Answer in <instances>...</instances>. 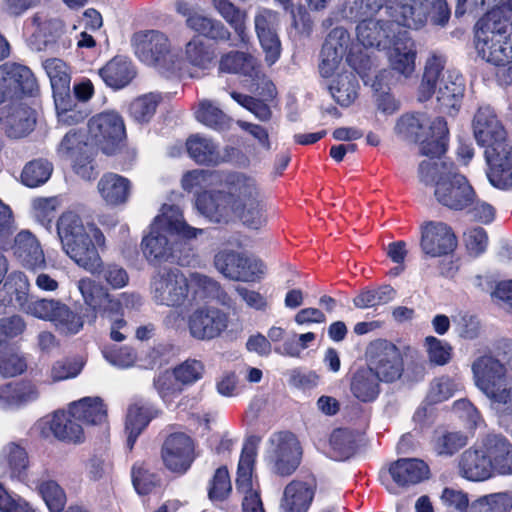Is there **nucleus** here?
<instances>
[{
  "label": "nucleus",
  "instance_id": "1",
  "mask_svg": "<svg viewBox=\"0 0 512 512\" xmlns=\"http://www.w3.org/2000/svg\"><path fill=\"white\" fill-rule=\"evenodd\" d=\"M507 0H473L488 9L475 24V48L487 63L506 68L512 63V21L503 13Z\"/></svg>",
  "mask_w": 512,
  "mask_h": 512
},
{
  "label": "nucleus",
  "instance_id": "2",
  "mask_svg": "<svg viewBox=\"0 0 512 512\" xmlns=\"http://www.w3.org/2000/svg\"><path fill=\"white\" fill-rule=\"evenodd\" d=\"M5 287L11 296V302L20 311L54 322L64 333L75 334L83 327L82 318L61 301L30 297V283L23 272H13Z\"/></svg>",
  "mask_w": 512,
  "mask_h": 512
},
{
  "label": "nucleus",
  "instance_id": "3",
  "mask_svg": "<svg viewBox=\"0 0 512 512\" xmlns=\"http://www.w3.org/2000/svg\"><path fill=\"white\" fill-rule=\"evenodd\" d=\"M202 233V229L186 223L178 206L164 205L162 214L155 218L149 234L142 239V253L151 264L167 262L175 257L177 237L193 239Z\"/></svg>",
  "mask_w": 512,
  "mask_h": 512
},
{
  "label": "nucleus",
  "instance_id": "4",
  "mask_svg": "<svg viewBox=\"0 0 512 512\" xmlns=\"http://www.w3.org/2000/svg\"><path fill=\"white\" fill-rule=\"evenodd\" d=\"M226 191H203L196 199L197 210L215 223L228 222L233 210L262 197L257 180L244 173H231L224 179Z\"/></svg>",
  "mask_w": 512,
  "mask_h": 512
},
{
  "label": "nucleus",
  "instance_id": "5",
  "mask_svg": "<svg viewBox=\"0 0 512 512\" xmlns=\"http://www.w3.org/2000/svg\"><path fill=\"white\" fill-rule=\"evenodd\" d=\"M437 158L420 163V181L426 185H435L434 195L443 206L454 210L471 206L476 194L467 178L457 171L452 162Z\"/></svg>",
  "mask_w": 512,
  "mask_h": 512
},
{
  "label": "nucleus",
  "instance_id": "6",
  "mask_svg": "<svg viewBox=\"0 0 512 512\" xmlns=\"http://www.w3.org/2000/svg\"><path fill=\"white\" fill-rule=\"evenodd\" d=\"M477 388L490 400L492 409L501 419L512 420V385L502 384L507 368L491 354L477 357L471 365Z\"/></svg>",
  "mask_w": 512,
  "mask_h": 512
},
{
  "label": "nucleus",
  "instance_id": "7",
  "mask_svg": "<svg viewBox=\"0 0 512 512\" xmlns=\"http://www.w3.org/2000/svg\"><path fill=\"white\" fill-rule=\"evenodd\" d=\"M394 129L401 138L419 142L420 153L432 160L446 151L449 131L441 117L429 121L424 114H405L397 120Z\"/></svg>",
  "mask_w": 512,
  "mask_h": 512
},
{
  "label": "nucleus",
  "instance_id": "8",
  "mask_svg": "<svg viewBox=\"0 0 512 512\" xmlns=\"http://www.w3.org/2000/svg\"><path fill=\"white\" fill-rule=\"evenodd\" d=\"M362 19L356 26L357 40L364 47L388 49L397 34L392 21L374 18L373 15L382 9L381 3L370 4L369 0L360 1Z\"/></svg>",
  "mask_w": 512,
  "mask_h": 512
},
{
  "label": "nucleus",
  "instance_id": "9",
  "mask_svg": "<svg viewBox=\"0 0 512 512\" xmlns=\"http://www.w3.org/2000/svg\"><path fill=\"white\" fill-rule=\"evenodd\" d=\"M259 442L256 436L246 441L238 464L236 488L243 494L242 512H265L259 486L253 483L252 478Z\"/></svg>",
  "mask_w": 512,
  "mask_h": 512
},
{
  "label": "nucleus",
  "instance_id": "10",
  "mask_svg": "<svg viewBox=\"0 0 512 512\" xmlns=\"http://www.w3.org/2000/svg\"><path fill=\"white\" fill-rule=\"evenodd\" d=\"M151 297L157 305L182 306L189 293V282L179 269L164 268L151 280Z\"/></svg>",
  "mask_w": 512,
  "mask_h": 512
},
{
  "label": "nucleus",
  "instance_id": "11",
  "mask_svg": "<svg viewBox=\"0 0 512 512\" xmlns=\"http://www.w3.org/2000/svg\"><path fill=\"white\" fill-rule=\"evenodd\" d=\"M366 356L368 366L381 382L393 383L401 378L404 371L403 357L393 343L384 339L374 340L367 347Z\"/></svg>",
  "mask_w": 512,
  "mask_h": 512
},
{
  "label": "nucleus",
  "instance_id": "12",
  "mask_svg": "<svg viewBox=\"0 0 512 512\" xmlns=\"http://www.w3.org/2000/svg\"><path fill=\"white\" fill-rule=\"evenodd\" d=\"M214 267L229 280L247 283L258 282L265 272L261 260L232 250L218 252L214 256Z\"/></svg>",
  "mask_w": 512,
  "mask_h": 512
},
{
  "label": "nucleus",
  "instance_id": "13",
  "mask_svg": "<svg viewBox=\"0 0 512 512\" xmlns=\"http://www.w3.org/2000/svg\"><path fill=\"white\" fill-rule=\"evenodd\" d=\"M88 132L91 139L105 154L115 153L126 137L124 121L118 113L113 111L93 116L88 122Z\"/></svg>",
  "mask_w": 512,
  "mask_h": 512
},
{
  "label": "nucleus",
  "instance_id": "14",
  "mask_svg": "<svg viewBox=\"0 0 512 512\" xmlns=\"http://www.w3.org/2000/svg\"><path fill=\"white\" fill-rule=\"evenodd\" d=\"M268 442L273 471L280 476L291 475L299 466L302 456L297 437L289 431H280L272 434Z\"/></svg>",
  "mask_w": 512,
  "mask_h": 512
},
{
  "label": "nucleus",
  "instance_id": "15",
  "mask_svg": "<svg viewBox=\"0 0 512 512\" xmlns=\"http://www.w3.org/2000/svg\"><path fill=\"white\" fill-rule=\"evenodd\" d=\"M190 335L197 340H212L228 327L229 315L212 306L199 307L188 316Z\"/></svg>",
  "mask_w": 512,
  "mask_h": 512
},
{
  "label": "nucleus",
  "instance_id": "16",
  "mask_svg": "<svg viewBox=\"0 0 512 512\" xmlns=\"http://www.w3.org/2000/svg\"><path fill=\"white\" fill-rule=\"evenodd\" d=\"M485 147L490 183L501 189L512 187V146L505 138Z\"/></svg>",
  "mask_w": 512,
  "mask_h": 512
},
{
  "label": "nucleus",
  "instance_id": "17",
  "mask_svg": "<svg viewBox=\"0 0 512 512\" xmlns=\"http://www.w3.org/2000/svg\"><path fill=\"white\" fill-rule=\"evenodd\" d=\"M161 459L170 472L184 474L195 459L193 440L185 433L170 434L162 444Z\"/></svg>",
  "mask_w": 512,
  "mask_h": 512
},
{
  "label": "nucleus",
  "instance_id": "18",
  "mask_svg": "<svg viewBox=\"0 0 512 512\" xmlns=\"http://www.w3.org/2000/svg\"><path fill=\"white\" fill-rule=\"evenodd\" d=\"M35 123V112L22 102L13 101L0 107V129L10 138L26 136Z\"/></svg>",
  "mask_w": 512,
  "mask_h": 512
},
{
  "label": "nucleus",
  "instance_id": "19",
  "mask_svg": "<svg viewBox=\"0 0 512 512\" xmlns=\"http://www.w3.org/2000/svg\"><path fill=\"white\" fill-rule=\"evenodd\" d=\"M135 54L144 63L163 66L170 52L168 37L157 30L138 32L132 39Z\"/></svg>",
  "mask_w": 512,
  "mask_h": 512
},
{
  "label": "nucleus",
  "instance_id": "20",
  "mask_svg": "<svg viewBox=\"0 0 512 512\" xmlns=\"http://www.w3.org/2000/svg\"><path fill=\"white\" fill-rule=\"evenodd\" d=\"M421 249L431 257L451 253L457 246L452 229L443 222L429 221L421 226Z\"/></svg>",
  "mask_w": 512,
  "mask_h": 512
},
{
  "label": "nucleus",
  "instance_id": "21",
  "mask_svg": "<svg viewBox=\"0 0 512 512\" xmlns=\"http://www.w3.org/2000/svg\"><path fill=\"white\" fill-rule=\"evenodd\" d=\"M175 7L176 11L186 19L187 27L195 32L220 42H227L231 39L230 31L222 22L207 17L193 5L177 1Z\"/></svg>",
  "mask_w": 512,
  "mask_h": 512
},
{
  "label": "nucleus",
  "instance_id": "22",
  "mask_svg": "<svg viewBox=\"0 0 512 512\" xmlns=\"http://www.w3.org/2000/svg\"><path fill=\"white\" fill-rule=\"evenodd\" d=\"M385 11L398 25L418 30L428 21L429 1L389 0Z\"/></svg>",
  "mask_w": 512,
  "mask_h": 512
},
{
  "label": "nucleus",
  "instance_id": "23",
  "mask_svg": "<svg viewBox=\"0 0 512 512\" xmlns=\"http://www.w3.org/2000/svg\"><path fill=\"white\" fill-rule=\"evenodd\" d=\"M316 484L313 480L294 479L283 489L280 512H308L313 501Z\"/></svg>",
  "mask_w": 512,
  "mask_h": 512
},
{
  "label": "nucleus",
  "instance_id": "24",
  "mask_svg": "<svg viewBox=\"0 0 512 512\" xmlns=\"http://www.w3.org/2000/svg\"><path fill=\"white\" fill-rule=\"evenodd\" d=\"M473 134L480 146H487L506 138V131L490 106H480L472 121Z\"/></svg>",
  "mask_w": 512,
  "mask_h": 512
},
{
  "label": "nucleus",
  "instance_id": "25",
  "mask_svg": "<svg viewBox=\"0 0 512 512\" xmlns=\"http://www.w3.org/2000/svg\"><path fill=\"white\" fill-rule=\"evenodd\" d=\"M349 35L344 28H334L326 38L321 50L319 71L323 77H330L338 69L345 53Z\"/></svg>",
  "mask_w": 512,
  "mask_h": 512
},
{
  "label": "nucleus",
  "instance_id": "26",
  "mask_svg": "<svg viewBox=\"0 0 512 512\" xmlns=\"http://www.w3.org/2000/svg\"><path fill=\"white\" fill-rule=\"evenodd\" d=\"M391 68L399 74L409 77L415 70L416 45L406 31L398 32L388 48Z\"/></svg>",
  "mask_w": 512,
  "mask_h": 512
},
{
  "label": "nucleus",
  "instance_id": "27",
  "mask_svg": "<svg viewBox=\"0 0 512 512\" xmlns=\"http://www.w3.org/2000/svg\"><path fill=\"white\" fill-rule=\"evenodd\" d=\"M481 448L499 474H512V444L501 434H488L481 442Z\"/></svg>",
  "mask_w": 512,
  "mask_h": 512
},
{
  "label": "nucleus",
  "instance_id": "28",
  "mask_svg": "<svg viewBox=\"0 0 512 512\" xmlns=\"http://www.w3.org/2000/svg\"><path fill=\"white\" fill-rule=\"evenodd\" d=\"M458 468L459 474L470 481H485L495 472L481 446L465 450L459 458Z\"/></svg>",
  "mask_w": 512,
  "mask_h": 512
},
{
  "label": "nucleus",
  "instance_id": "29",
  "mask_svg": "<svg viewBox=\"0 0 512 512\" xmlns=\"http://www.w3.org/2000/svg\"><path fill=\"white\" fill-rule=\"evenodd\" d=\"M14 254L26 269L36 271L46 266V259L39 241L27 230L16 235Z\"/></svg>",
  "mask_w": 512,
  "mask_h": 512
},
{
  "label": "nucleus",
  "instance_id": "30",
  "mask_svg": "<svg viewBox=\"0 0 512 512\" xmlns=\"http://www.w3.org/2000/svg\"><path fill=\"white\" fill-rule=\"evenodd\" d=\"M57 233L61 244L68 241H76L89 234L93 235L97 245L104 244L105 237L103 233L94 225L85 226L79 215L73 212H66L61 215L57 222Z\"/></svg>",
  "mask_w": 512,
  "mask_h": 512
},
{
  "label": "nucleus",
  "instance_id": "31",
  "mask_svg": "<svg viewBox=\"0 0 512 512\" xmlns=\"http://www.w3.org/2000/svg\"><path fill=\"white\" fill-rule=\"evenodd\" d=\"M89 234L76 241H68L62 244L65 253L80 267L92 274L100 271L101 257Z\"/></svg>",
  "mask_w": 512,
  "mask_h": 512
},
{
  "label": "nucleus",
  "instance_id": "32",
  "mask_svg": "<svg viewBox=\"0 0 512 512\" xmlns=\"http://www.w3.org/2000/svg\"><path fill=\"white\" fill-rule=\"evenodd\" d=\"M389 473L397 485L409 487L428 479L430 469L421 459L400 458L391 463Z\"/></svg>",
  "mask_w": 512,
  "mask_h": 512
},
{
  "label": "nucleus",
  "instance_id": "33",
  "mask_svg": "<svg viewBox=\"0 0 512 512\" xmlns=\"http://www.w3.org/2000/svg\"><path fill=\"white\" fill-rule=\"evenodd\" d=\"M78 289L87 304L94 312L111 317V311H115L117 303L108 290L90 278L78 281Z\"/></svg>",
  "mask_w": 512,
  "mask_h": 512
},
{
  "label": "nucleus",
  "instance_id": "34",
  "mask_svg": "<svg viewBox=\"0 0 512 512\" xmlns=\"http://www.w3.org/2000/svg\"><path fill=\"white\" fill-rule=\"evenodd\" d=\"M189 285L192 286L194 294L203 299L216 301L227 309L235 310L236 301L228 294L221 284L207 275L194 272L190 274Z\"/></svg>",
  "mask_w": 512,
  "mask_h": 512
},
{
  "label": "nucleus",
  "instance_id": "35",
  "mask_svg": "<svg viewBox=\"0 0 512 512\" xmlns=\"http://www.w3.org/2000/svg\"><path fill=\"white\" fill-rule=\"evenodd\" d=\"M380 379L369 366L358 368L350 378V392L363 403L373 402L380 394Z\"/></svg>",
  "mask_w": 512,
  "mask_h": 512
},
{
  "label": "nucleus",
  "instance_id": "36",
  "mask_svg": "<svg viewBox=\"0 0 512 512\" xmlns=\"http://www.w3.org/2000/svg\"><path fill=\"white\" fill-rule=\"evenodd\" d=\"M97 189L107 205L118 206L127 202L131 192V183L121 175L106 173L99 180Z\"/></svg>",
  "mask_w": 512,
  "mask_h": 512
},
{
  "label": "nucleus",
  "instance_id": "37",
  "mask_svg": "<svg viewBox=\"0 0 512 512\" xmlns=\"http://www.w3.org/2000/svg\"><path fill=\"white\" fill-rule=\"evenodd\" d=\"M36 27L32 35V44L36 50L47 49L54 44L64 32V24L58 18H47L43 13H36L31 19Z\"/></svg>",
  "mask_w": 512,
  "mask_h": 512
},
{
  "label": "nucleus",
  "instance_id": "38",
  "mask_svg": "<svg viewBox=\"0 0 512 512\" xmlns=\"http://www.w3.org/2000/svg\"><path fill=\"white\" fill-rule=\"evenodd\" d=\"M445 63L446 60L444 56L435 52L431 53L428 57L425 64L422 82L419 87L420 101L429 99L432 94H434L439 84L452 80L450 75L445 78Z\"/></svg>",
  "mask_w": 512,
  "mask_h": 512
},
{
  "label": "nucleus",
  "instance_id": "39",
  "mask_svg": "<svg viewBox=\"0 0 512 512\" xmlns=\"http://www.w3.org/2000/svg\"><path fill=\"white\" fill-rule=\"evenodd\" d=\"M48 424L54 436L61 441L80 443L84 440L83 428L71 408L68 412H55Z\"/></svg>",
  "mask_w": 512,
  "mask_h": 512
},
{
  "label": "nucleus",
  "instance_id": "40",
  "mask_svg": "<svg viewBox=\"0 0 512 512\" xmlns=\"http://www.w3.org/2000/svg\"><path fill=\"white\" fill-rule=\"evenodd\" d=\"M39 397L37 386L31 382H9L0 387V406L16 408Z\"/></svg>",
  "mask_w": 512,
  "mask_h": 512
},
{
  "label": "nucleus",
  "instance_id": "41",
  "mask_svg": "<svg viewBox=\"0 0 512 512\" xmlns=\"http://www.w3.org/2000/svg\"><path fill=\"white\" fill-rule=\"evenodd\" d=\"M190 158L200 165H218L226 160L218 146L209 138L192 135L186 141Z\"/></svg>",
  "mask_w": 512,
  "mask_h": 512
},
{
  "label": "nucleus",
  "instance_id": "42",
  "mask_svg": "<svg viewBox=\"0 0 512 512\" xmlns=\"http://www.w3.org/2000/svg\"><path fill=\"white\" fill-rule=\"evenodd\" d=\"M99 75L107 86L121 89L130 83L135 72L127 59L114 57L99 70Z\"/></svg>",
  "mask_w": 512,
  "mask_h": 512
},
{
  "label": "nucleus",
  "instance_id": "43",
  "mask_svg": "<svg viewBox=\"0 0 512 512\" xmlns=\"http://www.w3.org/2000/svg\"><path fill=\"white\" fill-rule=\"evenodd\" d=\"M463 92L464 85L459 77L439 84L434 92L436 93L438 109L447 114L457 112L461 104Z\"/></svg>",
  "mask_w": 512,
  "mask_h": 512
},
{
  "label": "nucleus",
  "instance_id": "44",
  "mask_svg": "<svg viewBox=\"0 0 512 512\" xmlns=\"http://www.w3.org/2000/svg\"><path fill=\"white\" fill-rule=\"evenodd\" d=\"M219 69L226 73L253 77L258 73V62L251 54L231 51L221 57Z\"/></svg>",
  "mask_w": 512,
  "mask_h": 512
},
{
  "label": "nucleus",
  "instance_id": "45",
  "mask_svg": "<svg viewBox=\"0 0 512 512\" xmlns=\"http://www.w3.org/2000/svg\"><path fill=\"white\" fill-rule=\"evenodd\" d=\"M152 417V410L148 406L133 404L129 407L125 424L129 449L133 448L138 436L149 424Z\"/></svg>",
  "mask_w": 512,
  "mask_h": 512
},
{
  "label": "nucleus",
  "instance_id": "46",
  "mask_svg": "<svg viewBox=\"0 0 512 512\" xmlns=\"http://www.w3.org/2000/svg\"><path fill=\"white\" fill-rule=\"evenodd\" d=\"M70 407L78 421L82 420L85 423L92 425H98L106 422L107 409L102 400L98 397L83 398L74 402Z\"/></svg>",
  "mask_w": 512,
  "mask_h": 512
},
{
  "label": "nucleus",
  "instance_id": "47",
  "mask_svg": "<svg viewBox=\"0 0 512 512\" xmlns=\"http://www.w3.org/2000/svg\"><path fill=\"white\" fill-rule=\"evenodd\" d=\"M44 69L50 78L53 89L54 100L56 98L68 97L70 95V75L66 64L57 58L47 59L44 62Z\"/></svg>",
  "mask_w": 512,
  "mask_h": 512
},
{
  "label": "nucleus",
  "instance_id": "48",
  "mask_svg": "<svg viewBox=\"0 0 512 512\" xmlns=\"http://www.w3.org/2000/svg\"><path fill=\"white\" fill-rule=\"evenodd\" d=\"M358 82L351 73L341 74L329 85L334 100L343 107H348L357 98Z\"/></svg>",
  "mask_w": 512,
  "mask_h": 512
},
{
  "label": "nucleus",
  "instance_id": "49",
  "mask_svg": "<svg viewBox=\"0 0 512 512\" xmlns=\"http://www.w3.org/2000/svg\"><path fill=\"white\" fill-rule=\"evenodd\" d=\"M233 216H237L245 226L255 230L264 227L268 222L262 197L235 208Z\"/></svg>",
  "mask_w": 512,
  "mask_h": 512
},
{
  "label": "nucleus",
  "instance_id": "50",
  "mask_svg": "<svg viewBox=\"0 0 512 512\" xmlns=\"http://www.w3.org/2000/svg\"><path fill=\"white\" fill-rule=\"evenodd\" d=\"M184 57L193 66L206 69L215 58L214 50L203 39L194 36L186 43Z\"/></svg>",
  "mask_w": 512,
  "mask_h": 512
},
{
  "label": "nucleus",
  "instance_id": "51",
  "mask_svg": "<svg viewBox=\"0 0 512 512\" xmlns=\"http://www.w3.org/2000/svg\"><path fill=\"white\" fill-rule=\"evenodd\" d=\"M196 118L199 122L216 130L227 129L231 122L230 117L208 100L199 103Z\"/></svg>",
  "mask_w": 512,
  "mask_h": 512
},
{
  "label": "nucleus",
  "instance_id": "52",
  "mask_svg": "<svg viewBox=\"0 0 512 512\" xmlns=\"http://www.w3.org/2000/svg\"><path fill=\"white\" fill-rule=\"evenodd\" d=\"M53 166L47 160H33L27 163L22 171L21 179L28 187H37L44 184L51 176Z\"/></svg>",
  "mask_w": 512,
  "mask_h": 512
},
{
  "label": "nucleus",
  "instance_id": "53",
  "mask_svg": "<svg viewBox=\"0 0 512 512\" xmlns=\"http://www.w3.org/2000/svg\"><path fill=\"white\" fill-rule=\"evenodd\" d=\"M511 507L512 501L507 493H494L473 501L469 512H508Z\"/></svg>",
  "mask_w": 512,
  "mask_h": 512
},
{
  "label": "nucleus",
  "instance_id": "54",
  "mask_svg": "<svg viewBox=\"0 0 512 512\" xmlns=\"http://www.w3.org/2000/svg\"><path fill=\"white\" fill-rule=\"evenodd\" d=\"M159 102L160 96L154 93L140 96L130 104V115L135 121L146 123L155 114Z\"/></svg>",
  "mask_w": 512,
  "mask_h": 512
},
{
  "label": "nucleus",
  "instance_id": "55",
  "mask_svg": "<svg viewBox=\"0 0 512 512\" xmlns=\"http://www.w3.org/2000/svg\"><path fill=\"white\" fill-rule=\"evenodd\" d=\"M329 442L334 451L335 458L339 460L349 458L356 449V437L348 429L334 430L330 435Z\"/></svg>",
  "mask_w": 512,
  "mask_h": 512
},
{
  "label": "nucleus",
  "instance_id": "56",
  "mask_svg": "<svg viewBox=\"0 0 512 512\" xmlns=\"http://www.w3.org/2000/svg\"><path fill=\"white\" fill-rule=\"evenodd\" d=\"M6 74L24 94L31 95L37 90V81L28 67L13 63L6 66Z\"/></svg>",
  "mask_w": 512,
  "mask_h": 512
},
{
  "label": "nucleus",
  "instance_id": "57",
  "mask_svg": "<svg viewBox=\"0 0 512 512\" xmlns=\"http://www.w3.org/2000/svg\"><path fill=\"white\" fill-rule=\"evenodd\" d=\"M395 293L391 286L384 285L377 290L362 291L354 298L353 303L358 308L374 307L392 301Z\"/></svg>",
  "mask_w": 512,
  "mask_h": 512
},
{
  "label": "nucleus",
  "instance_id": "58",
  "mask_svg": "<svg viewBox=\"0 0 512 512\" xmlns=\"http://www.w3.org/2000/svg\"><path fill=\"white\" fill-rule=\"evenodd\" d=\"M132 482L138 494L147 495L160 485V478L150 472L144 463H138L132 468Z\"/></svg>",
  "mask_w": 512,
  "mask_h": 512
},
{
  "label": "nucleus",
  "instance_id": "59",
  "mask_svg": "<svg viewBox=\"0 0 512 512\" xmlns=\"http://www.w3.org/2000/svg\"><path fill=\"white\" fill-rule=\"evenodd\" d=\"M468 442L465 434L458 431L444 432L437 436L434 449L438 455L452 456Z\"/></svg>",
  "mask_w": 512,
  "mask_h": 512
},
{
  "label": "nucleus",
  "instance_id": "60",
  "mask_svg": "<svg viewBox=\"0 0 512 512\" xmlns=\"http://www.w3.org/2000/svg\"><path fill=\"white\" fill-rule=\"evenodd\" d=\"M55 106L57 110L58 122L62 125H76L85 120L87 112L79 109L76 105L72 106L71 95L68 97L56 98Z\"/></svg>",
  "mask_w": 512,
  "mask_h": 512
},
{
  "label": "nucleus",
  "instance_id": "61",
  "mask_svg": "<svg viewBox=\"0 0 512 512\" xmlns=\"http://www.w3.org/2000/svg\"><path fill=\"white\" fill-rule=\"evenodd\" d=\"M425 346L428 359L434 365H446L452 358V346L446 341L428 336L425 339Z\"/></svg>",
  "mask_w": 512,
  "mask_h": 512
},
{
  "label": "nucleus",
  "instance_id": "62",
  "mask_svg": "<svg viewBox=\"0 0 512 512\" xmlns=\"http://www.w3.org/2000/svg\"><path fill=\"white\" fill-rule=\"evenodd\" d=\"M38 490L51 512H60L64 508L66 497L62 488L55 481L42 482Z\"/></svg>",
  "mask_w": 512,
  "mask_h": 512
},
{
  "label": "nucleus",
  "instance_id": "63",
  "mask_svg": "<svg viewBox=\"0 0 512 512\" xmlns=\"http://www.w3.org/2000/svg\"><path fill=\"white\" fill-rule=\"evenodd\" d=\"M232 491L228 470L220 467L210 481L208 496L212 501H224Z\"/></svg>",
  "mask_w": 512,
  "mask_h": 512
},
{
  "label": "nucleus",
  "instance_id": "64",
  "mask_svg": "<svg viewBox=\"0 0 512 512\" xmlns=\"http://www.w3.org/2000/svg\"><path fill=\"white\" fill-rule=\"evenodd\" d=\"M154 386L161 398L171 401L183 391V385L174 372H164L154 380Z\"/></svg>",
  "mask_w": 512,
  "mask_h": 512
}]
</instances>
